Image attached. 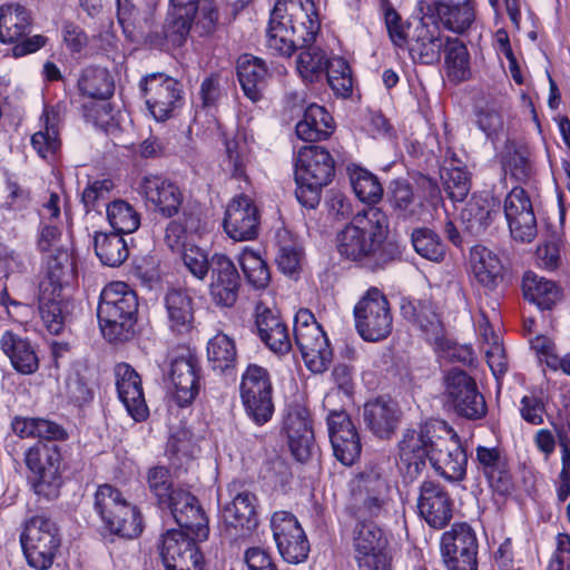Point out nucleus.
<instances>
[{
  "instance_id": "obj_1",
  "label": "nucleus",
  "mask_w": 570,
  "mask_h": 570,
  "mask_svg": "<svg viewBox=\"0 0 570 570\" xmlns=\"http://www.w3.org/2000/svg\"><path fill=\"white\" fill-rule=\"evenodd\" d=\"M389 235V216L372 206L355 214L337 233V252L367 271H382L401 256L399 245L390 240Z\"/></svg>"
},
{
  "instance_id": "obj_2",
  "label": "nucleus",
  "mask_w": 570,
  "mask_h": 570,
  "mask_svg": "<svg viewBox=\"0 0 570 570\" xmlns=\"http://www.w3.org/2000/svg\"><path fill=\"white\" fill-rule=\"evenodd\" d=\"M320 27L313 0H278L271 12L266 46L275 55L291 57L312 45Z\"/></svg>"
},
{
  "instance_id": "obj_3",
  "label": "nucleus",
  "mask_w": 570,
  "mask_h": 570,
  "mask_svg": "<svg viewBox=\"0 0 570 570\" xmlns=\"http://www.w3.org/2000/svg\"><path fill=\"white\" fill-rule=\"evenodd\" d=\"M320 27L313 0H278L271 12L266 46L275 55L291 57L312 45Z\"/></svg>"
},
{
  "instance_id": "obj_4",
  "label": "nucleus",
  "mask_w": 570,
  "mask_h": 570,
  "mask_svg": "<svg viewBox=\"0 0 570 570\" xmlns=\"http://www.w3.org/2000/svg\"><path fill=\"white\" fill-rule=\"evenodd\" d=\"M138 299L124 282L108 284L100 294L97 316L104 337L111 343L129 341L135 334Z\"/></svg>"
},
{
  "instance_id": "obj_5",
  "label": "nucleus",
  "mask_w": 570,
  "mask_h": 570,
  "mask_svg": "<svg viewBox=\"0 0 570 570\" xmlns=\"http://www.w3.org/2000/svg\"><path fill=\"white\" fill-rule=\"evenodd\" d=\"M334 175V159L327 149L316 145L301 147L294 165L298 203L307 209H315L321 202L323 188L332 181Z\"/></svg>"
},
{
  "instance_id": "obj_6",
  "label": "nucleus",
  "mask_w": 570,
  "mask_h": 570,
  "mask_svg": "<svg viewBox=\"0 0 570 570\" xmlns=\"http://www.w3.org/2000/svg\"><path fill=\"white\" fill-rule=\"evenodd\" d=\"M450 425L441 420H429L414 429H407L399 442V458L409 479H416L430 460L435 446H443Z\"/></svg>"
},
{
  "instance_id": "obj_7",
  "label": "nucleus",
  "mask_w": 570,
  "mask_h": 570,
  "mask_svg": "<svg viewBox=\"0 0 570 570\" xmlns=\"http://www.w3.org/2000/svg\"><path fill=\"white\" fill-rule=\"evenodd\" d=\"M95 509L105 528L112 534L134 539L142 531L138 508L110 484L100 485L95 494Z\"/></svg>"
},
{
  "instance_id": "obj_8",
  "label": "nucleus",
  "mask_w": 570,
  "mask_h": 570,
  "mask_svg": "<svg viewBox=\"0 0 570 570\" xmlns=\"http://www.w3.org/2000/svg\"><path fill=\"white\" fill-rule=\"evenodd\" d=\"M273 383L267 368L249 364L242 375L239 393L246 415L258 426L274 414Z\"/></svg>"
},
{
  "instance_id": "obj_9",
  "label": "nucleus",
  "mask_w": 570,
  "mask_h": 570,
  "mask_svg": "<svg viewBox=\"0 0 570 570\" xmlns=\"http://www.w3.org/2000/svg\"><path fill=\"white\" fill-rule=\"evenodd\" d=\"M355 328L367 342L386 338L393 328V317L385 295L375 287L370 288L354 307Z\"/></svg>"
},
{
  "instance_id": "obj_10",
  "label": "nucleus",
  "mask_w": 570,
  "mask_h": 570,
  "mask_svg": "<svg viewBox=\"0 0 570 570\" xmlns=\"http://www.w3.org/2000/svg\"><path fill=\"white\" fill-rule=\"evenodd\" d=\"M21 544L28 563L32 568L49 569L60 546L55 522L43 515L33 517L21 534Z\"/></svg>"
},
{
  "instance_id": "obj_11",
  "label": "nucleus",
  "mask_w": 570,
  "mask_h": 570,
  "mask_svg": "<svg viewBox=\"0 0 570 570\" xmlns=\"http://www.w3.org/2000/svg\"><path fill=\"white\" fill-rule=\"evenodd\" d=\"M60 449L56 444L39 443L26 453V464L32 472V487L38 495L48 500L58 497L61 485L59 473Z\"/></svg>"
},
{
  "instance_id": "obj_12",
  "label": "nucleus",
  "mask_w": 570,
  "mask_h": 570,
  "mask_svg": "<svg viewBox=\"0 0 570 570\" xmlns=\"http://www.w3.org/2000/svg\"><path fill=\"white\" fill-rule=\"evenodd\" d=\"M31 30V16L29 10L20 3H6L0 7V40L2 42H18L12 53L22 57L35 52L45 46L42 36L24 38Z\"/></svg>"
},
{
  "instance_id": "obj_13",
  "label": "nucleus",
  "mask_w": 570,
  "mask_h": 570,
  "mask_svg": "<svg viewBox=\"0 0 570 570\" xmlns=\"http://www.w3.org/2000/svg\"><path fill=\"white\" fill-rule=\"evenodd\" d=\"M440 549L448 570L478 569V539L468 523H454L445 531L441 537Z\"/></svg>"
},
{
  "instance_id": "obj_14",
  "label": "nucleus",
  "mask_w": 570,
  "mask_h": 570,
  "mask_svg": "<svg viewBox=\"0 0 570 570\" xmlns=\"http://www.w3.org/2000/svg\"><path fill=\"white\" fill-rule=\"evenodd\" d=\"M445 394L454 412L468 420H479L487 414L483 395L475 381L464 371L450 370L444 376Z\"/></svg>"
},
{
  "instance_id": "obj_15",
  "label": "nucleus",
  "mask_w": 570,
  "mask_h": 570,
  "mask_svg": "<svg viewBox=\"0 0 570 570\" xmlns=\"http://www.w3.org/2000/svg\"><path fill=\"white\" fill-rule=\"evenodd\" d=\"M147 108L157 121L168 119L181 100L180 85L164 73H151L139 85Z\"/></svg>"
},
{
  "instance_id": "obj_16",
  "label": "nucleus",
  "mask_w": 570,
  "mask_h": 570,
  "mask_svg": "<svg viewBox=\"0 0 570 570\" xmlns=\"http://www.w3.org/2000/svg\"><path fill=\"white\" fill-rule=\"evenodd\" d=\"M195 540L181 529L163 535L160 556L166 570H203L204 558Z\"/></svg>"
},
{
  "instance_id": "obj_17",
  "label": "nucleus",
  "mask_w": 570,
  "mask_h": 570,
  "mask_svg": "<svg viewBox=\"0 0 570 570\" xmlns=\"http://www.w3.org/2000/svg\"><path fill=\"white\" fill-rule=\"evenodd\" d=\"M160 508L169 509L177 524L189 531L199 541L208 538L209 519L189 491L176 488L168 501H165Z\"/></svg>"
},
{
  "instance_id": "obj_18",
  "label": "nucleus",
  "mask_w": 570,
  "mask_h": 570,
  "mask_svg": "<svg viewBox=\"0 0 570 570\" xmlns=\"http://www.w3.org/2000/svg\"><path fill=\"white\" fill-rule=\"evenodd\" d=\"M504 215L511 236L531 243L537 236V219L529 195L522 187H514L504 200Z\"/></svg>"
},
{
  "instance_id": "obj_19",
  "label": "nucleus",
  "mask_w": 570,
  "mask_h": 570,
  "mask_svg": "<svg viewBox=\"0 0 570 570\" xmlns=\"http://www.w3.org/2000/svg\"><path fill=\"white\" fill-rule=\"evenodd\" d=\"M417 510L431 528L442 529L452 519L453 501L440 482L425 480L419 489Z\"/></svg>"
},
{
  "instance_id": "obj_20",
  "label": "nucleus",
  "mask_w": 570,
  "mask_h": 570,
  "mask_svg": "<svg viewBox=\"0 0 570 570\" xmlns=\"http://www.w3.org/2000/svg\"><path fill=\"white\" fill-rule=\"evenodd\" d=\"M223 227L234 240L255 239L259 230V213L252 199L247 196L233 198L226 208Z\"/></svg>"
},
{
  "instance_id": "obj_21",
  "label": "nucleus",
  "mask_w": 570,
  "mask_h": 570,
  "mask_svg": "<svg viewBox=\"0 0 570 570\" xmlns=\"http://www.w3.org/2000/svg\"><path fill=\"white\" fill-rule=\"evenodd\" d=\"M444 436L443 446H435L430 456L434 471L451 482L462 481L466 475L468 454L461 444L460 436L450 426Z\"/></svg>"
},
{
  "instance_id": "obj_22",
  "label": "nucleus",
  "mask_w": 570,
  "mask_h": 570,
  "mask_svg": "<svg viewBox=\"0 0 570 570\" xmlns=\"http://www.w3.org/2000/svg\"><path fill=\"white\" fill-rule=\"evenodd\" d=\"M387 484L375 474H362L353 491L351 511L356 521H370L379 517L385 503Z\"/></svg>"
},
{
  "instance_id": "obj_23",
  "label": "nucleus",
  "mask_w": 570,
  "mask_h": 570,
  "mask_svg": "<svg viewBox=\"0 0 570 570\" xmlns=\"http://www.w3.org/2000/svg\"><path fill=\"white\" fill-rule=\"evenodd\" d=\"M255 328L259 340L271 352L284 355L291 351L292 340L286 323L263 302L255 306Z\"/></svg>"
},
{
  "instance_id": "obj_24",
  "label": "nucleus",
  "mask_w": 570,
  "mask_h": 570,
  "mask_svg": "<svg viewBox=\"0 0 570 570\" xmlns=\"http://www.w3.org/2000/svg\"><path fill=\"white\" fill-rule=\"evenodd\" d=\"M169 381L170 393L176 404L180 407L190 405L199 392L197 360L190 352L171 361Z\"/></svg>"
},
{
  "instance_id": "obj_25",
  "label": "nucleus",
  "mask_w": 570,
  "mask_h": 570,
  "mask_svg": "<svg viewBox=\"0 0 570 570\" xmlns=\"http://www.w3.org/2000/svg\"><path fill=\"white\" fill-rule=\"evenodd\" d=\"M118 397L135 422L145 421L149 414L141 386V379L132 366L119 363L114 370Z\"/></svg>"
},
{
  "instance_id": "obj_26",
  "label": "nucleus",
  "mask_w": 570,
  "mask_h": 570,
  "mask_svg": "<svg viewBox=\"0 0 570 570\" xmlns=\"http://www.w3.org/2000/svg\"><path fill=\"white\" fill-rule=\"evenodd\" d=\"M425 17L435 26L462 35L475 20V9L470 1L440 0L426 6Z\"/></svg>"
},
{
  "instance_id": "obj_27",
  "label": "nucleus",
  "mask_w": 570,
  "mask_h": 570,
  "mask_svg": "<svg viewBox=\"0 0 570 570\" xmlns=\"http://www.w3.org/2000/svg\"><path fill=\"white\" fill-rule=\"evenodd\" d=\"M474 462L478 471L485 476L495 492L507 494L512 490L513 482L508 459L499 448L478 445Z\"/></svg>"
},
{
  "instance_id": "obj_28",
  "label": "nucleus",
  "mask_w": 570,
  "mask_h": 570,
  "mask_svg": "<svg viewBox=\"0 0 570 570\" xmlns=\"http://www.w3.org/2000/svg\"><path fill=\"white\" fill-rule=\"evenodd\" d=\"M399 404L385 396L367 401L363 406V420L366 428L380 439H390L401 421Z\"/></svg>"
},
{
  "instance_id": "obj_29",
  "label": "nucleus",
  "mask_w": 570,
  "mask_h": 570,
  "mask_svg": "<svg viewBox=\"0 0 570 570\" xmlns=\"http://www.w3.org/2000/svg\"><path fill=\"white\" fill-rule=\"evenodd\" d=\"M400 311L402 317L424 333L430 342H442L444 326L432 301L402 298Z\"/></svg>"
},
{
  "instance_id": "obj_30",
  "label": "nucleus",
  "mask_w": 570,
  "mask_h": 570,
  "mask_svg": "<svg viewBox=\"0 0 570 570\" xmlns=\"http://www.w3.org/2000/svg\"><path fill=\"white\" fill-rule=\"evenodd\" d=\"M140 193L164 217L176 215L183 203L178 186L160 176H145L139 185Z\"/></svg>"
},
{
  "instance_id": "obj_31",
  "label": "nucleus",
  "mask_w": 570,
  "mask_h": 570,
  "mask_svg": "<svg viewBox=\"0 0 570 570\" xmlns=\"http://www.w3.org/2000/svg\"><path fill=\"white\" fill-rule=\"evenodd\" d=\"M340 422L332 421L328 428L330 441L334 456L346 466L358 459L362 450L358 432L350 416H338Z\"/></svg>"
},
{
  "instance_id": "obj_32",
  "label": "nucleus",
  "mask_w": 570,
  "mask_h": 570,
  "mask_svg": "<svg viewBox=\"0 0 570 570\" xmlns=\"http://www.w3.org/2000/svg\"><path fill=\"white\" fill-rule=\"evenodd\" d=\"M195 13L171 9L161 30L151 31L147 41L155 48L169 49L180 47L187 40Z\"/></svg>"
},
{
  "instance_id": "obj_33",
  "label": "nucleus",
  "mask_w": 570,
  "mask_h": 570,
  "mask_svg": "<svg viewBox=\"0 0 570 570\" xmlns=\"http://www.w3.org/2000/svg\"><path fill=\"white\" fill-rule=\"evenodd\" d=\"M500 213V205L489 195H473L461 212L464 230L479 236L492 224Z\"/></svg>"
},
{
  "instance_id": "obj_34",
  "label": "nucleus",
  "mask_w": 570,
  "mask_h": 570,
  "mask_svg": "<svg viewBox=\"0 0 570 570\" xmlns=\"http://www.w3.org/2000/svg\"><path fill=\"white\" fill-rule=\"evenodd\" d=\"M256 497L250 492L238 493L223 512L227 531L234 529L236 537H247L257 525Z\"/></svg>"
},
{
  "instance_id": "obj_35",
  "label": "nucleus",
  "mask_w": 570,
  "mask_h": 570,
  "mask_svg": "<svg viewBox=\"0 0 570 570\" xmlns=\"http://www.w3.org/2000/svg\"><path fill=\"white\" fill-rule=\"evenodd\" d=\"M287 444L298 462L309 459L314 449V432L305 412L289 413L284 423Z\"/></svg>"
},
{
  "instance_id": "obj_36",
  "label": "nucleus",
  "mask_w": 570,
  "mask_h": 570,
  "mask_svg": "<svg viewBox=\"0 0 570 570\" xmlns=\"http://www.w3.org/2000/svg\"><path fill=\"white\" fill-rule=\"evenodd\" d=\"M237 77L247 98L256 102L262 99L269 77L266 62L253 55L244 53L237 59Z\"/></svg>"
},
{
  "instance_id": "obj_37",
  "label": "nucleus",
  "mask_w": 570,
  "mask_h": 570,
  "mask_svg": "<svg viewBox=\"0 0 570 570\" xmlns=\"http://www.w3.org/2000/svg\"><path fill=\"white\" fill-rule=\"evenodd\" d=\"M0 348L17 372L31 374L38 370V356L27 337L9 330L4 331L0 337Z\"/></svg>"
},
{
  "instance_id": "obj_38",
  "label": "nucleus",
  "mask_w": 570,
  "mask_h": 570,
  "mask_svg": "<svg viewBox=\"0 0 570 570\" xmlns=\"http://www.w3.org/2000/svg\"><path fill=\"white\" fill-rule=\"evenodd\" d=\"M445 45L446 38L442 37L438 26L431 29L421 22L414 30L410 53L414 60L423 65H432L440 61Z\"/></svg>"
},
{
  "instance_id": "obj_39",
  "label": "nucleus",
  "mask_w": 570,
  "mask_h": 570,
  "mask_svg": "<svg viewBox=\"0 0 570 570\" xmlns=\"http://www.w3.org/2000/svg\"><path fill=\"white\" fill-rule=\"evenodd\" d=\"M469 258L476 282L484 287L495 288L503 277V266L498 255L485 246L475 245Z\"/></svg>"
},
{
  "instance_id": "obj_40",
  "label": "nucleus",
  "mask_w": 570,
  "mask_h": 570,
  "mask_svg": "<svg viewBox=\"0 0 570 570\" xmlns=\"http://www.w3.org/2000/svg\"><path fill=\"white\" fill-rule=\"evenodd\" d=\"M39 291L41 320L51 334L58 335L63 330L69 303L63 298L62 291L50 289L47 283H40Z\"/></svg>"
},
{
  "instance_id": "obj_41",
  "label": "nucleus",
  "mask_w": 570,
  "mask_h": 570,
  "mask_svg": "<svg viewBox=\"0 0 570 570\" xmlns=\"http://www.w3.org/2000/svg\"><path fill=\"white\" fill-rule=\"evenodd\" d=\"M296 135L304 141H318L328 138L334 131L333 117L316 104L308 105L303 119L296 124Z\"/></svg>"
},
{
  "instance_id": "obj_42",
  "label": "nucleus",
  "mask_w": 570,
  "mask_h": 570,
  "mask_svg": "<svg viewBox=\"0 0 570 570\" xmlns=\"http://www.w3.org/2000/svg\"><path fill=\"white\" fill-rule=\"evenodd\" d=\"M386 199L393 214L403 220L417 218L423 208V204L415 197L411 184L404 179H395L390 183Z\"/></svg>"
},
{
  "instance_id": "obj_43",
  "label": "nucleus",
  "mask_w": 570,
  "mask_h": 570,
  "mask_svg": "<svg viewBox=\"0 0 570 570\" xmlns=\"http://www.w3.org/2000/svg\"><path fill=\"white\" fill-rule=\"evenodd\" d=\"M501 164L505 173L523 184L530 181L535 174L528 147L514 140L505 142L501 153Z\"/></svg>"
},
{
  "instance_id": "obj_44",
  "label": "nucleus",
  "mask_w": 570,
  "mask_h": 570,
  "mask_svg": "<svg viewBox=\"0 0 570 570\" xmlns=\"http://www.w3.org/2000/svg\"><path fill=\"white\" fill-rule=\"evenodd\" d=\"M216 304L230 307L238 297L240 277L226 255L216 254Z\"/></svg>"
},
{
  "instance_id": "obj_45",
  "label": "nucleus",
  "mask_w": 570,
  "mask_h": 570,
  "mask_svg": "<svg viewBox=\"0 0 570 570\" xmlns=\"http://www.w3.org/2000/svg\"><path fill=\"white\" fill-rule=\"evenodd\" d=\"M75 277L71 255L67 249L56 248L46 258L45 278L50 289L62 291V287Z\"/></svg>"
},
{
  "instance_id": "obj_46",
  "label": "nucleus",
  "mask_w": 570,
  "mask_h": 570,
  "mask_svg": "<svg viewBox=\"0 0 570 570\" xmlns=\"http://www.w3.org/2000/svg\"><path fill=\"white\" fill-rule=\"evenodd\" d=\"M298 350L306 366L314 373H323L332 362L333 352L322 327L318 330V335L311 334Z\"/></svg>"
},
{
  "instance_id": "obj_47",
  "label": "nucleus",
  "mask_w": 570,
  "mask_h": 570,
  "mask_svg": "<svg viewBox=\"0 0 570 570\" xmlns=\"http://www.w3.org/2000/svg\"><path fill=\"white\" fill-rule=\"evenodd\" d=\"M522 291L524 298L535 304L540 309H551L560 298V292L556 283L532 272L524 274Z\"/></svg>"
},
{
  "instance_id": "obj_48",
  "label": "nucleus",
  "mask_w": 570,
  "mask_h": 570,
  "mask_svg": "<svg viewBox=\"0 0 570 570\" xmlns=\"http://www.w3.org/2000/svg\"><path fill=\"white\" fill-rule=\"evenodd\" d=\"M40 121L43 129L37 131L31 137V145L42 158L53 155L60 147L59 124L60 114L55 108H46Z\"/></svg>"
},
{
  "instance_id": "obj_49",
  "label": "nucleus",
  "mask_w": 570,
  "mask_h": 570,
  "mask_svg": "<svg viewBox=\"0 0 570 570\" xmlns=\"http://www.w3.org/2000/svg\"><path fill=\"white\" fill-rule=\"evenodd\" d=\"M354 554L389 550V539L383 529L373 521H356L353 530Z\"/></svg>"
},
{
  "instance_id": "obj_50",
  "label": "nucleus",
  "mask_w": 570,
  "mask_h": 570,
  "mask_svg": "<svg viewBox=\"0 0 570 570\" xmlns=\"http://www.w3.org/2000/svg\"><path fill=\"white\" fill-rule=\"evenodd\" d=\"M165 306L171 328L178 332L188 330L193 321L190 296L183 289H170L165 296Z\"/></svg>"
},
{
  "instance_id": "obj_51",
  "label": "nucleus",
  "mask_w": 570,
  "mask_h": 570,
  "mask_svg": "<svg viewBox=\"0 0 570 570\" xmlns=\"http://www.w3.org/2000/svg\"><path fill=\"white\" fill-rule=\"evenodd\" d=\"M95 252L104 265L120 266L128 257V247L120 234L97 233Z\"/></svg>"
},
{
  "instance_id": "obj_52",
  "label": "nucleus",
  "mask_w": 570,
  "mask_h": 570,
  "mask_svg": "<svg viewBox=\"0 0 570 570\" xmlns=\"http://www.w3.org/2000/svg\"><path fill=\"white\" fill-rule=\"evenodd\" d=\"M444 63L446 76L451 81L458 83L469 78V52L464 43L458 38L446 37Z\"/></svg>"
},
{
  "instance_id": "obj_53",
  "label": "nucleus",
  "mask_w": 570,
  "mask_h": 570,
  "mask_svg": "<svg viewBox=\"0 0 570 570\" xmlns=\"http://www.w3.org/2000/svg\"><path fill=\"white\" fill-rule=\"evenodd\" d=\"M78 86L80 91L95 99L106 100L114 94V80L107 69L87 68L83 70Z\"/></svg>"
},
{
  "instance_id": "obj_54",
  "label": "nucleus",
  "mask_w": 570,
  "mask_h": 570,
  "mask_svg": "<svg viewBox=\"0 0 570 570\" xmlns=\"http://www.w3.org/2000/svg\"><path fill=\"white\" fill-rule=\"evenodd\" d=\"M330 60L321 48L309 45L299 52L296 70L304 81L314 82L326 73Z\"/></svg>"
},
{
  "instance_id": "obj_55",
  "label": "nucleus",
  "mask_w": 570,
  "mask_h": 570,
  "mask_svg": "<svg viewBox=\"0 0 570 570\" xmlns=\"http://www.w3.org/2000/svg\"><path fill=\"white\" fill-rule=\"evenodd\" d=\"M411 242L414 250L428 261L440 263L445 257V245L440 236L428 227L414 228Z\"/></svg>"
},
{
  "instance_id": "obj_56",
  "label": "nucleus",
  "mask_w": 570,
  "mask_h": 570,
  "mask_svg": "<svg viewBox=\"0 0 570 570\" xmlns=\"http://www.w3.org/2000/svg\"><path fill=\"white\" fill-rule=\"evenodd\" d=\"M117 20L125 36L135 41L149 26V17L141 16L139 9L131 0H116Z\"/></svg>"
},
{
  "instance_id": "obj_57",
  "label": "nucleus",
  "mask_w": 570,
  "mask_h": 570,
  "mask_svg": "<svg viewBox=\"0 0 570 570\" xmlns=\"http://www.w3.org/2000/svg\"><path fill=\"white\" fill-rule=\"evenodd\" d=\"M350 180L356 197L366 204H376L383 196L379 178L367 169L355 167L350 170Z\"/></svg>"
},
{
  "instance_id": "obj_58",
  "label": "nucleus",
  "mask_w": 570,
  "mask_h": 570,
  "mask_svg": "<svg viewBox=\"0 0 570 570\" xmlns=\"http://www.w3.org/2000/svg\"><path fill=\"white\" fill-rule=\"evenodd\" d=\"M107 218L117 234H129L140 225L138 213L125 200H115L107 206Z\"/></svg>"
},
{
  "instance_id": "obj_59",
  "label": "nucleus",
  "mask_w": 570,
  "mask_h": 570,
  "mask_svg": "<svg viewBox=\"0 0 570 570\" xmlns=\"http://www.w3.org/2000/svg\"><path fill=\"white\" fill-rule=\"evenodd\" d=\"M326 78L328 86L337 97L347 98L351 96L353 89L352 70L344 58H331L327 63Z\"/></svg>"
},
{
  "instance_id": "obj_60",
  "label": "nucleus",
  "mask_w": 570,
  "mask_h": 570,
  "mask_svg": "<svg viewBox=\"0 0 570 570\" xmlns=\"http://www.w3.org/2000/svg\"><path fill=\"white\" fill-rule=\"evenodd\" d=\"M224 145L226 158L223 159L220 166L224 171L230 174L232 178L244 180L247 183L245 175V142L237 138H228L224 135Z\"/></svg>"
},
{
  "instance_id": "obj_61",
  "label": "nucleus",
  "mask_w": 570,
  "mask_h": 570,
  "mask_svg": "<svg viewBox=\"0 0 570 570\" xmlns=\"http://www.w3.org/2000/svg\"><path fill=\"white\" fill-rule=\"evenodd\" d=\"M242 267L248 282L255 288H265L271 275L265 261L254 252H245L242 257Z\"/></svg>"
},
{
  "instance_id": "obj_62",
  "label": "nucleus",
  "mask_w": 570,
  "mask_h": 570,
  "mask_svg": "<svg viewBox=\"0 0 570 570\" xmlns=\"http://www.w3.org/2000/svg\"><path fill=\"white\" fill-rule=\"evenodd\" d=\"M441 177L449 197L453 202L464 200L471 188L468 171L459 167L446 168Z\"/></svg>"
},
{
  "instance_id": "obj_63",
  "label": "nucleus",
  "mask_w": 570,
  "mask_h": 570,
  "mask_svg": "<svg viewBox=\"0 0 570 570\" xmlns=\"http://www.w3.org/2000/svg\"><path fill=\"white\" fill-rule=\"evenodd\" d=\"M293 539L287 537V539L276 543V546L279 554L286 562L297 564L307 559L309 543L303 529L299 530L297 537L296 534H293Z\"/></svg>"
},
{
  "instance_id": "obj_64",
  "label": "nucleus",
  "mask_w": 570,
  "mask_h": 570,
  "mask_svg": "<svg viewBox=\"0 0 570 570\" xmlns=\"http://www.w3.org/2000/svg\"><path fill=\"white\" fill-rule=\"evenodd\" d=\"M303 262L302 248L295 243L282 244L276 256L278 269L291 277L299 274Z\"/></svg>"
}]
</instances>
